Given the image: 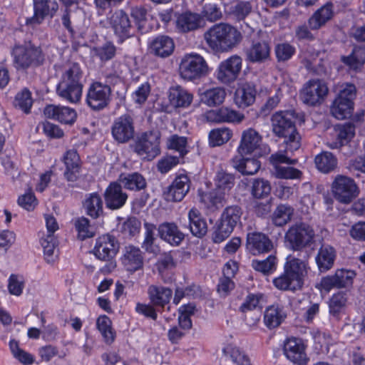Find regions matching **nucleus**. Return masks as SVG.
I'll return each instance as SVG.
<instances>
[{
	"mask_svg": "<svg viewBox=\"0 0 365 365\" xmlns=\"http://www.w3.org/2000/svg\"><path fill=\"white\" fill-rule=\"evenodd\" d=\"M297 114L294 110L275 112L271 117L272 130L278 138H284L286 152H294L301 145V136L295 125Z\"/></svg>",
	"mask_w": 365,
	"mask_h": 365,
	"instance_id": "nucleus-1",
	"label": "nucleus"
},
{
	"mask_svg": "<svg viewBox=\"0 0 365 365\" xmlns=\"http://www.w3.org/2000/svg\"><path fill=\"white\" fill-rule=\"evenodd\" d=\"M308 264L303 260L289 255L284 265V272L273 280L275 287L282 291L301 289L307 274Z\"/></svg>",
	"mask_w": 365,
	"mask_h": 365,
	"instance_id": "nucleus-2",
	"label": "nucleus"
},
{
	"mask_svg": "<svg viewBox=\"0 0 365 365\" xmlns=\"http://www.w3.org/2000/svg\"><path fill=\"white\" fill-rule=\"evenodd\" d=\"M204 38L213 51L224 52L235 47L242 36L235 27L220 23L213 25L205 32Z\"/></svg>",
	"mask_w": 365,
	"mask_h": 365,
	"instance_id": "nucleus-3",
	"label": "nucleus"
},
{
	"mask_svg": "<svg viewBox=\"0 0 365 365\" xmlns=\"http://www.w3.org/2000/svg\"><path fill=\"white\" fill-rule=\"evenodd\" d=\"M83 71L76 63L68 64L64 69L57 86L58 95L71 103H78L83 91Z\"/></svg>",
	"mask_w": 365,
	"mask_h": 365,
	"instance_id": "nucleus-4",
	"label": "nucleus"
},
{
	"mask_svg": "<svg viewBox=\"0 0 365 365\" xmlns=\"http://www.w3.org/2000/svg\"><path fill=\"white\" fill-rule=\"evenodd\" d=\"M13 63L17 70H26L41 66L45 56L41 46L31 41L15 45L12 48Z\"/></svg>",
	"mask_w": 365,
	"mask_h": 365,
	"instance_id": "nucleus-5",
	"label": "nucleus"
},
{
	"mask_svg": "<svg viewBox=\"0 0 365 365\" xmlns=\"http://www.w3.org/2000/svg\"><path fill=\"white\" fill-rule=\"evenodd\" d=\"M209 72L210 68L206 60L197 53H186L180 61L178 73L185 81H199L206 77Z\"/></svg>",
	"mask_w": 365,
	"mask_h": 365,
	"instance_id": "nucleus-6",
	"label": "nucleus"
},
{
	"mask_svg": "<svg viewBox=\"0 0 365 365\" xmlns=\"http://www.w3.org/2000/svg\"><path fill=\"white\" fill-rule=\"evenodd\" d=\"M334 198L341 204L349 205L356 199L360 192L354 180L344 175H337L331 185Z\"/></svg>",
	"mask_w": 365,
	"mask_h": 365,
	"instance_id": "nucleus-7",
	"label": "nucleus"
},
{
	"mask_svg": "<svg viewBox=\"0 0 365 365\" xmlns=\"http://www.w3.org/2000/svg\"><path fill=\"white\" fill-rule=\"evenodd\" d=\"M160 133L151 130L142 133L133 145L134 151L141 158L151 160L160 153Z\"/></svg>",
	"mask_w": 365,
	"mask_h": 365,
	"instance_id": "nucleus-8",
	"label": "nucleus"
},
{
	"mask_svg": "<svg viewBox=\"0 0 365 365\" xmlns=\"http://www.w3.org/2000/svg\"><path fill=\"white\" fill-rule=\"evenodd\" d=\"M314 231L309 225L299 223L290 227L284 237L292 250L299 251L310 246L314 242Z\"/></svg>",
	"mask_w": 365,
	"mask_h": 365,
	"instance_id": "nucleus-9",
	"label": "nucleus"
},
{
	"mask_svg": "<svg viewBox=\"0 0 365 365\" xmlns=\"http://www.w3.org/2000/svg\"><path fill=\"white\" fill-rule=\"evenodd\" d=\"M328 93L329 88L324 81L312 79L304 84L300 91V98L307 106H317L324 103Z\"/></svg>",
	"mask_w": 365,
	"mask_h": 365,
	"instance_id": "nucleus-10",
	"label": "nucleus"
},
{
	"mask_svg": "<svg viewBox=\"0 0 365 365\" xmlns=\"http://www.w3.org/2000/svg\"><path fill=\"white\" fill-rule=\"evenodd\" d=\"M110 86L101 82L91 83L86 93V103L94 110H102L107 107L110 101Z\"/></svg>",
	"mask_w": 365,
	"mask_h": 365,
	"instance_id": "nucleus-11",
	"label": "nucleus"
},
{
	"mask_svg": "<svg viewBox=\"0 0 365 365\" xmlns=\"http://www.w3.org/2000/svg\"><path fill=\"white\" fill-rule=\"evenodd\" d=\"M242 65V59L237 55L222 61L216 71L217 80L225 85L233 83L240 73Z\"/></svg>",
	"mask_w": 365,
	"mask_h": 365,
	"instance_id": "nucleus-12",
	"label": "nucleus"
},
{
	"mask_svg": "<svg viewBox=\"0 0 365 365\" xmlns=\"http://www.w3.org/2000/svg\"><path fill=\"white\" fill-rule=\"evenodd\" d=\"M108 20L114 34L123 41L133 35V26L128 14L123 9L110 12Z\"/></svg>",
	"mask_w": 365,
	"mask_h": 365,
	"instance_id": "nucleus-13",
	"label": "nucleus"
},
{
	"mask_svg": "<svg viewBox=\"0 0 365 365\" xmlns=\"http://www.w3.org/2000/svg\"><path fill=\"white\" fill-rule=\"evenodd\" d=\"M355 275L352 270L337 269L334 274L322 277L317 287L325 292H329L332 289L346 288L352 284Z\"/></svg>",
	"mask_w": 365,
	"mask_h": 365,
	"instance_id": "nucleus-14",
	"label": "nucleus"
},
{
	"mask_svg": "<svg viewBox=\"0 0 365 365\" xmlns=\"http://www.w3.org/2000/svg\"><path fill=\"white\" fill-rule=\"evenodd\" d=\"M34 15L27 18L26 24L35 27L41 24L46 17L52 18L58 9V4L56 0H33Z\"/></svg>",
	"mask_w": 365,
	"mask_h": 365,
	"instance_id": "nucleus-15",
	"label": "nucleus"
},
{
	"mask_svg": "<svg viewBox=\"0 0 365 365\" xmlns=\"http://www.w3.org/2000/svg\"><path fill=\"white\" fill-rule=\"evenodd\" d=\"M111 133L113 138L119 143H125L135 135L133 118L128 114L116 118L112 125Z\"/></svg>",
	"mask_w": 365,
	"mask_h": 365,
	"instance_id": "nucleus-16",
	"label": "nucleus"
},
{
	"mask_svg": "<svg viewBox=\"0 0 365 365\" xmlns=\"http://www.w3.org/2000/svg\"><path fill=\"white\" fill-rule=\"evenodd\" d=\"M118 250L119 243L115 237L103 235L96 240L93 254L100 260L110 261L115 257Z\"/></svg>",
	"mask_w": 365,
	"mask_h": 365,
	"instance_id": "nucleus-17",
	"label": "nucleus"
},
{
	"mask_svg": "<svg viewBox=\"0 0 365 365\" xmlns=\"http://www.w3.org/2000/svg\"><path fill=\"white\" fill-rule=\"evenodd\" d=\"M283 351L286 358L294 364H305L308 361L305 345L301 339L288 338L284 343Z\"/></svg>",
	"mask_w": 365,
	"mask_h": 365,
	"instance_id": "nucleus-18",
	"label": "nucleus"
},
{
	"mask_svg": "<svg viewBox=\"0 0 365 365\" xmlns=\"http://www.w3.org/2000/svg\"><path fill=\"white\" fill-rule=\"evenodd\" d=\"M121 263L126 271L133 274L143 268L144 257L139 247L133 245L125 246L121 257Z\"/></svg>",
	"mask_w": 365,
	"mask_h": 365,
	"instance_id": "nucleus-19",
	"label": "nucleus"
},
{
	"mask_svg": "<svg viewBox=\"0 0 365 365\" xmlns=\"http://www.w3.org/2000/svg\"><path fill=\"white\" fill-rule=\"evenodd\" d=\"M190 187L189 178L184 174L177 176L165 192L168 201L180 202L188 192Z\"/></svg>",
	"mask_w": 365,
	"mask_h": 365,
	"instance_id": "nucleus-20",
	"label": "nucleus"
},
{
	"mask_svg": "<svg viewBox=\"0 0 365 365\" xmlns=\"http://www.w3.org/2000/svg\"><path fill=\"white\" fill-rule=\"evenodd\" d=\"M262 138L261 135L253 128H248L242 133L240 142L237 147V153L240 155H249L257 150Z\"/></svg>",
	"mask_w": 365,
	"mask_h": 365,
	"instance_id": "nucleus-21",
	"label": "nucleus"
},
{
	"mask_svg": "<svg viewBox=\"0 0 365 365\" xmlns=\"http://www.w3.org/2000/svg\"><path fill=\"white\" fill-rule=\"evenodd\" d=\"M43 113L46 118L56 120L65 124L73 123L77 116L74 109L55 105L46 106Z\"/></svg>",
	"mask_w": 365,
	"mask_h": 365,
	"instance_id": "nucleus-22",
	"label": "nucleus"
},
{
	"mask_svg": "<svg viewBox=\"0 0 365 365\" xmlns=\"http://www.w3.org/2000/svg\"><path fill=\"white\" fill-rule=\"evenodd\" d=\"M257 91L255 86L247 82L240 83L234 94L235 103L239 108H247L255 101Z\"/></svg>",
	"mask_w": 365,
	"mask_h": 365,
	"instance_id": "nucleus-23",
	"label": "nucleus"
},
{
	"mask_svg": "<svg viewBox=\"0 0 365 365\" xmlns=\"http://www.w3.org/2000/svg\"><path fill=\"white\" fill-rule=\"evenodd\" d=\"M105 201L107 207L112 210L121 207L126 202L128 195L122 190L121 185L110 183L105 192Z\"/></svg>",
	"mask_w": 365,
	"mask_h": 365,
	"instance_id": "nucleus-24",
	"label": "nucleus"
},
{
	"mask_svg": "<svg viewBox=\"0 0 365 365\" xmlns=\"http://www.w3.org/2000/svg\"><path fill=\"white\" fill-rule=\"evenodd\" d=\"M175 43L172 38L161 35L155 38L149 46L150 52L156 56L166 58L174 51Z\"/></svg>",
	"mask_w": 365,
	"mask_h": 365,
	"instance_id": "nucleus-25",
	"label": "nucleus"
},
{
	"mask_svg": "<svg viewBox=\"0 0 365 365\" xmlns=\"http://www.w3.org/2000/svg\"><path fill=\"white\" fill-rule=\"evenodd\" d=\"M168 100L175 108H187L193 101V95L181 86H175L168 91Z\"/></svg>",
	"mask_w": 365,
	"mask_h": 365,
	"instance_id": "nucleus-26",
	"label": "nucleus"
},
{
	"mask_svg": "<svg viewBox=\"0 0 365 365\" xmlns=\"http://www.w3.org/2000/svg\"><path fill=\"white\" fill-rule=\"evenodd\" d=\"M271 47L266 41H254L246 51L248 61L252 63H263L270 57Z\"/></svg>",
	"mask_w": 365,
	"mask_h": 365,
	"instance_id": "nucleus-27",
	"label": "nucleus"
},
{
	"mask_svg": "<svg viewBox=\"0 0 365 365\" xmlns=\"http://www.w3.org/2000/svg\"><path fill=\"white\" fill-rule=\"evenodd\" d=\"M244 155H237L230 160L231 165L244 175H252L257 173L260 168L258 160L251 158H244Z\"/></svg>",
	"mask_w": 365,
	"mask_h": 365,
	"instance_id": "nucleus-28",
	"label": "nucleus"
},
{
	"mask_svg": "<svg viewBox=\"0 0 365 365\" xmlns=\"http://www.w3.org/2000/svg\"><path fill=\"white\" fill-rule=\"evenodd\" d=\"M63 163L66 166L65 178L68 181H76L78 178L81 165L77 151L73 149L68 150L63 156Z\"/></svg>",
	"mask_w": 365,
	"mask_h": 365,
	"instance_id": "nucleus-29",
	"label": "nucleus"
},
{
	"mask_svg": "<svg viewBox=\"0 0 365 365\" xmlns=\"http://www.w3.org/2000/svg\"><path fill=\"white\" fill-rule=\"evenodd\" d=\"M334 16L333 4L327 3L317 9L308 20L309 27L311 30H319Z\"/></svg>",
	"mask_w": 365,
	"mask_h": 365,
	"instance_id": "nucleus-30",
	"label": "nucleus"
},
{
	"mask_svg": "<svg viewBox=\"0 0 365 365\" xmlns=\"http://www.w3.org/2000/svg\"><path fill=\"white\" fill-rule=\"evenodd\" d=\"M158 233L160 237L171 245H179L184 240V234L173 222H164L159 225Z\"/></svg>",
	"mask_w": 365,
	"mask_h": 365,
	"instance_id": "nucleus-31",
	"label": "nucleus"
},
{
	"mask_svg": "<svg viewBox=\"0 0 365 365\" xmlns=\"http://www.w3.org/2000/svg\"><path fill=\"white\" fill-rule=\"evenodd\" d=\"M207 118L216 122L240 123L244 120L245 115L227 107H222L217 110L208 112Z\"/></svg>",
	"mask_w": 365,
	"mask_h": 365,
	"instance_id": "nucleus-32",
	"label": "nucleus"
},
{
	"mask_svg": "<svg viewBox=\"0 0 365 365\" xmlns=\"http://www.w3.org/2000/svg\"><path fill=\"white\" fill-rule=\"evenodd\" d=\"M148 294L153 305L164 307L165 304L169 303L172 297L173 291L163 286L153 284L148 287Z\"/></svg>",
	"mask_w": 365,
	"mask_h": 365,
	"instance_id": "nucleus-33",
	"label": "nucleus"
},
{
	"mask_svg": "<svg viewBox=\"0 0 365 365\" xmlns=\"http://www.w3.org/2000/svg\"><path fill=\"white\" fill-rule=\"evenodd\" d=\"M336 141L328 143L331 149L339 148L346 145L354 136V126L350 123L339 125L334 128Z\"/></svg>",
	"mask_w": 365,
	"mask_h": 365,
	"instance_id": "nucleus-34",
	"label": "nucleus"
},
{
	"mask_svg": "<svg viewBox=\"0 0 365 365\" xmlns=\"http://www.w3.org/2000/svg\"><path fill=\"white\" fill-rule=\"evenodd\" d=\"M247 242L251 250L258 253L267 252L273 249L272 241L267 236L260 232L249 233Z\"/></svg>",
	"mask_w": 365,
	"mask_h": 365,
	"instance_id": "nucleus-35",
	"label": "nucleus"
},
{
	"mask_svg": "<svg viewBox=\"0 0 365 365\" xmlns=\"http://www.w3.org/2000/svg\"><path fill=\"white\" fill-rule=\"evenodd\" d=\"M286 316L282 307L273 304L266 308L264 314V323L268 329H274L281 324Z\"/></svg>",
	"mask_w": 365,
	"mask_h": 365,
	"instance_id": "nucleus-36",
	"label": "nucleus"
},
{
	"mask_svg": "<svg viewBox=\"0 0 365 365\" xmlns=\"http://www.w3.org/2000/svg\"><path fill=\"white\" fill-rule=\"evenodd\" d=\"M202 19L197 14L187 12L180 15L176 21V26L181 32H188L197 29L202 26Z\"/></svg>",
	"mask_w": 365,
	"mask_h": 365,
	"instance_id": "nucleus-37",
	"label": "nucleus"
},
{
	"mask_svg": "<svg viewBox=\"0 0 365 365\" xmlns=\"http://www.w3.org/2000/svg\"><path fill=\"white\" fill-rule=\"evenodd\" d=\"M335 257V251L332 247L322 246L316 256V262L319 271L324 272L329 270L334 265Z\"/></svg>",
	"mask_w": 365,
	"mask_h": 365,
	"instance_id": "nucleus-38",
	"label": "nucleus"
},
{
	"mask_svg": "<svg viewBox=\"0 0 365 365\" xmlns=\"http://www.w3.org/2000/svg\"><path fill=\"white\" fill-rule=\"evenodd\" d=\"M200 202L207 209L215 210L223 206L225 196L223 192L213 189L207 192H199Z\"/></svg>",
	"mask_w": 365,
	"mask_h": 365,
	"instance_id": "nucleus-39",
	"label": "nucleus"
},
{
	"mask_svg": "<svg viewBox=\"0 0 365 365\" xmlns=\"http://www.w3.org/2000/svg\"><path fill=\"white\" fill-rule=\"evenodd\" d=\"M188 218L191 233L198 237H203L207 232V225L200 211L192 208L188 212Z\"/></svg>",
	"mask_w": 365,
	"mask_h": 365,
	"instance_id": "nucleus-40",
	"label": "nucleus"
},
{
	"mask_svg": "<svg viewBox=\"0 0 365 365\" xmlns=\"http://www.w3.org/2000/svg\"><path fill=\"white\" fill-rule=\"evenodd\" d=\"M226 96L227 93L224 88L215 87L203 92L201 95V101L207 106L212 107L222 104Z\"/></svg>",
	"mask_w": 365,
	"mask_h": 365,
	"instance_id": "nucleus-41",
	"label": "nucleus"
},
{
	"mask_svg": "<svg viewBox=\"0 0 365 365\" xmlns=\"http://www.w3.org/2000/svg\"><path fill=\"white\" fill-rule=\"evenodd\" d=\"M354 110V105L351 101H344L336 98L333 101L330 111L331 115L338 120H344L349 118Z\"/></svg>",
	"mask_w": 365,
	"mask_h": 365,
	"instance_id": "nucleus-42",
	"label": "nucleus"
},
{
	"mask_svg": "<svg viewBox=\"0 0 365 365\" xmlns=\"http://www.w3.org/2000/svg\"><path fill=\"white\" fill-rule=\"evenodd\" d=\"M119 181L125 188L131 190H143L147 185L145 178L138 173L120 175Z\"/></svg>",
	"mask_w": 365,
	"mask_h": 365,
	"instance_id": "nucleus-43",
	"label": "nucleus"
},
{
	"mask_svg": "<svg viewBox=\"0 0 365 365\" xmlns=\"http://www.w3.org/2000/svg\"><path fill=\"white\" fill-rule=\"evenodd\" d=\"M83 207L87 214L93 218L98 217L103 213V201L97 193L89 194L85 199Z\"/></svg>",
	"mask_w": 365,
	"mask_h": 365,
	"instance_id": "nucleus-44",
	"label": "nucleus"
},
{
	"mask_svg": "<svg viewBox=\"0 0 365 365\" xmlns=\"http://www.w3.org/2000/svg\"><path fill=\"white\" fill-rule=\"evenodd\" d=\"M98 331L107 344H111L115 338V332L112 327L111 320L106 315L100 316L96 321Z\"/></svg>",
	"mask_w": 365,
	"mask_h": 365,
	"instance_id": "nucleus-45",
	"label": "nucleus"
},
{
	"mask_svg": "<svg viewBox=\"0 0 365 365\" xmlns=\"http://www.w3.org/2000/svg\"><path fill=\"white\" fill-rule=\"evenodd\" d=\"M314 161L317 169L324 173L334 170L337 165L336 158L329 152H323L317 155Z\"/></svg>",
	"mask_w": 365,
	"mask_h": 365,
	"instance_id": "nucleus-46",
	"label": "nucleus"
},
{
	"mask_svg": "<svg viewBox=\"0 0 365 365\" xmlns=\"http://www.w3.org/2000/svg\"><path fill=\"white\" fill-rule=\"evenodd\" d=\"M266 302V296L262 293L250 294L240 307V310L246 313L257 308H262Z\"/></svg>",
	"mask_w": 365,
	"mask_h": 365,
	"instance_id": "nucleus-47",
	"label": "nucleus"
},
{
	"mask_svg": "<svg viewBox=\"0 0 365 365\" xmlns=\"http://www.w3.org/2000/svg\"><path fill=\"white\" fill-rule=\"evenodd\" d=\"M242 214V211L239 206H229L223 211L220 221L234 229L240 222Z\"/></svg>",
	"mask_w": 365,
	"mask_h": 365,
	"instance_id": "nucleus-48",
	"label": "nucleus"
},
{
	"mask_svg": "<svg viewBox=\"0 0 365 365\" xmlns=\"http://www.w3.org/2000/svg\"><path fill=\"white\" fill-rule=\"evenodd\" d=\"M294 213V209L287 205H279L273 213V222L277 226H283L289 222Z\"/></svg>",
	"mask_w": 365,
	"mask_h": 365,
	"instance_id": "nucleus-49",
	"label": "nucleus"
},
{
	"mask_svg": "<svg viewBox=\"0 0 365 365\" xmlns=\"http://www.w3.org/2000/svg\"><path fill=\"white\" fill-rule=\"evenodd\" d=\"M232 136V132L227 128L213 129L209 134L210 145L212 147L227 143Z\"/></svg>",
	"mask_w": 365,
	"mask_h": 365,
	"instance_id": "nucleus-50",
	"label": "nucleus"
},
{
	"mask_svg": "<svg viewBox=\"0 0 365 365\" xmlns=\"http://www.w3.org/2000/svg\"><path fill=\"white\" fill-rule=\"evenodd\" d=\"M271 185L268 180L262 178L255 179L252 182L251 193L255 198H263L269 195Z\"/></svg>",
	"mask_w": 365,
	"mask_h": 365,
	"instance_id": "nucleus-51",
	"label": "nucleus"
},
{
	"mask_svg": "<svg viewBox=\"0 0 365 365\" xmlns=\"http://www.w3.org/2000/svg\"><path fill=\"white\" fill-rule=\"evenodd\" d=\"M228 7V13L237 20H243L251 12L252 6L248 1H236L234 5Z\"/></svg>",
	"mask_w": 365,
	"mask_h": 365,
	"instance_id": "nucleus-52",
	"label": "nucleus"
},
{
	"mask_svg": "<svg viewBox=\"0 0 365 365\" xmlns=\"http://www.w3.org/2000/svg\"><path fill=\"white\" fill-rule=\"evenodd\" d=\"M41 246L43 249V253L46 260L48 262H53L57 257L56 252V240L53 235H47L46 237L41 239Z\"/></svg>",
	"mask_w": 365,
	"mask_h": 365,
	"instance_id": "nucleus-53",
	"label": "nucleus"
},
{
	"mask_svg": "<svg viewBox=\"0 0 365 365\" xmlns=\"http://www.w3.org/2000/svg\"><path fill=\"white\" fill-rule=\"evenodd\" d=\"M187 138L184 136H179L175 134L170 136L167 140L168 148L178 152L181 157L187 154Z\"/></svg>",
	"mask_w": 365,
	"mask_h": 365,
	"instance_id": "nucleus-54",
	"label": "nucleus"
},
{
	"mask_svg": "<svg viewBox=\"0 0 365 365\" xmlns=\"http://www.w3.org/2000/svg\"><path fill=\"white\" fill-rule=\"evenodd\" d=\"M222 351L225 355L230 356L232 361L237 365L250 364L249 357L235 346L227 345Z\"/></svg>",
	"mask_w": 365,
	"mask_h": 365,
	"instance_id": "nucleus-55",
	"label": "nucleus"
},
{
	"mask_svg": "<svg viewBox=\"0 0 365 365\" xmlns=\"http://www.w3.org/2000/svg\"><path fill=\"white\" fill-rule=\"evenodd\" d=\"M277 259L274 255H269L263 260L254 259L252 262V267L257 272L264 274H269L276 269Z\"/></svg>",
	"mask_w": 365,
	"mask_h": 365,
	"instance_id": "nucleus-56",
	"label": "nucleus"
},
{
	"mask_svg": "<svg viewBox=\"0 0 365 365\" xmlns=\"http://www.w3.org/2000/svg\"><path fill=\"white\" fill-rule=\"evenodd\" d=\"M273 175L279 179L294 180L301 179L302 173L293 167L282 165L274 169Z\"/></svg>",
	"mask_w": 365,
	"mask_h": 365,
	"instance_id": "nucleus-57",
	"label": "nucleus"
},
{
	"mask_svg": "<svg viewBox=\"0 0 365 365\" xmlns=\"http://www.w3.org/2000/svg\"><path fill=\"white\" fill-rule=\"evenodd\" d=\"M32 103L31 93L26 88L16 94L14 102L16 108L22 110L26 113L29 112Z\"/></svg>",
	"mask_w": 365,
	"mask_h": 365,
	"instance_id": "nucleus-58",
	"label": "nucleus"
},
{
	"mask_svg": "<svg viewBox=\"0 0 365 365\" xmlns=\"http://www.w3.org/2000/svg\"><path fill=\"white\" fill-rule=\"evenodd\" d=\"M234 177L224 171L217 173L215 178V189L225 195L234 185Z\"/></svg>",
	"mask_w": 365,
	"mask_h": 365,
	"instance_id": "nucleus-59",
	"label": "nucleus"
},
{
	"mask_svg": "<svg viewBox=\"0 0 365 365\" xmlns=\"http://www.w3.org/2000/svg\"><path fill=\"white\" fill-rule=\"evenodd\" d=\"M9 347L14 356L17 359L21 364L24 365H30L34 363V360L33 356L20 349L16 341H10Z\"/></svg>",
	"mask_w": 365,
	"mask_h": 365,
	"instance_id": "nucleus-60",
	"label": "nucleus"
},
{
	"mask_svg": "<svg viewBox=\"0 0 365 365\" xmlns=\"http://www.w3.org/2000/svg\"><path fill=\"white\" fill-rule=\"evenodd\" d=\"M347 302L346 294L338 292L334 294L329 301V312L334 316H337L344 308Z\"/></svg>",
	"mask_w": 365,
	"mask_h": 365,
	"instance_id": "nucleus-61",
	"label": "nucleus"
},
{
	"mask_svg": "<svg viewBox=\"0 0 365 365\" xmlns=\"http://www.w3.org/2000/svg\"><path fill=\"white\" fill-rule=\"evenodd\" d=\"M145 229V239L142 243V247L148 252H155V248L153 246L155 241L154 232L156 230L155 225L148 222L144 224Z\"/></svg>",
	"mask_w": 365,
	"mask_h": 365,
	"instance_id": "nucleus-62",
	"label": "nucleus"
},
{
	"mask_svg": "<svg viewBox=\"0 0 365 365\" xmlns=\"http://www.w3.org/2000/svg\"><path fill=\"white\" fill-rule=\"evenodd\" d=\"M75 227L78 232V237L81 240L92 237L94 235L91 230L89 220L86 217H80L76 220Z\"/></svg>",
	"mask_w": 365,
	"mask_h": 365,
	"instance_id": "nucleus-63",
	"label": "nucleus"
},
{
	"mask_svg": "<svg viewBox=\"0 0 365 365\" xmlns=\"http://www.w3.org/2000/svg\"><path fill=\"white\" fill-rule=\"evenodd\" d=\"M202 14L210 21H216L222 17V11L215 3H206L203 6Z\"/></svg>",
	"mask_w": 365,
	"mask_h": 365,
	"instance_id": "nucleus-64",
	"label": "nucleus"
}]
</instances>
